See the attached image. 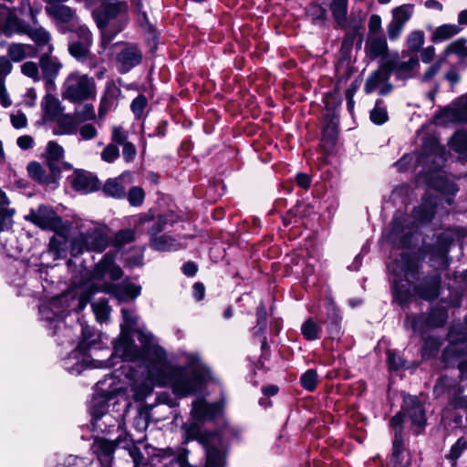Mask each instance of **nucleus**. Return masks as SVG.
<instances>
[{"label":"nucleus","mask_w":467,"mask_h":467,"mask_svg":"<svg viewBox=\"0 0 467 467\" xmlns=\"http://www.w3.org/2000/svg\"><path fill=\"white\" fill-rule=\"evenodd\" d=\"M121 315L120 335L114 344L111 357H119L125 361L141 360L143 366L135 368L128 364L121 367V374L128 380L126 387L111 388L114 384L112 377L100 382L99 389L108 400L109 396L130 391L135 400H142L152 392L154 387H169L179 398L202 390L206 373L197 355L183 352L171 361L168 359L166 351L157 344L153 335L144 329L138 332V339L142 345V350H139L130 337L139 317L127 308L121 309Z\"/></svg>","instance_id":"1"},{"label":"nucleus","mask_w":467,"mask_h":467,"mask_svg":"<svg viewBox=\"0 0 467 467\" xmlns=\"http://www.w3.org/2000/svg\"><path fill=\"white\" fill-rule=\"evenodd\" d=\"M121 276L122 270L115 264V255L110 252L107 253L92 272L87 269L80 271L79 276L73 281L71 290L55 298L48 305H42L39 308L41 317L50 323H55L52 328L56 333L60 321L67 315L63 305L69 300L70 303L67 307L81 311L86 307L91 296L99 290L113 295L119 302L138 297L141 291V286L139 285L129 281H124L118 285L108 283L100 284L107 278L118 280Z\"/></svg>","instance_id":"2"},{"label":"nucleus","mask_w":467,"mask_h":467,"mask_svg":"<svg viewBox=\"0 0 467 467\" xmlns=\"http://www.w3.org/2000/svg\"><path fill=\"white\" fill-rule=\"evenodd\" d=\"M128 4L125 1H118L114 4H102L100 9L92 11V16L100 29L99 54H103L109 47L115 56L118 70L127 73L138 66L142 59L141 51L134 45L118 42L110 46L115 36L122 31L128 23Z\"/></svg>","instance_id":"3"},{"label":"nucleus","mask_w":467,"mask_h":467,"mask_svg":"<svg viewBox=\"0 0 467 467\" xmlns=\"http://www.w3.org/2000/svg\"><path fill=\"white\" fill-rule=\"evenodd\" d=\"M444 162V148L436 138L431 137L424 141L420 153L403 156L396 162V166L400 171H407L412 164H415L416 168L421 167L419 171L420 181L422 180L443 194L453 195L458 192V188L441 171Z\"/></svg>","instance_id":"4"},{"label":"nucleus","mask_w":467,"mask_h":467,"mask_svg":"<svg viewBox=\"0 0 467 467\" xmlns=\"http://www.w3.org/2000/svg\"><path fill=\"white\" fill-rule=\"evenodd\" d=\"M388 267L392 275L394 297L399 305L404 306L416 296L428 300L438 296L440 277H432L426 287L415 284L419 280V272L414 257L401 254L400 259L392 261Z\"/></svg>","instance_id":"5"},{"label":"nucleus","mask_w":467,"mask_h":467,"mask_svg":"<svg viewBox=\"0 0 467 467\" xmlns=\"http://www.w3.org/2000/svg\"><path fill=\"white\" fill-rule=\"evenodd\" d=\"M83 340L78 348L71 352L63 361V366L69 373L73 375L80 374L86 368H108L115 365L112 358L107 360H94L87 352L88 348H91L93 340H90L92 336L91 329L88 327H82Z\"/></svg>","instance_id":"6"},{"label":"nucleus","mask_w":467,"mask_h":467,"mask_svg":"<svg viewBox=\"0 0 467 467\" xmlns=\"http://www.w3.org/2000/svg\"><path fill=\"white\" fill-rule=\"evenodd\" d=\"M81 232L71 242V254L77 255L84 251L101 253L109 244V231L105 225L86 222L79 226Z\"/></svg>","instance_id":"7"},{"label":"nucleus","mask_w":467,"mask_h":467,"mask_svg":"<svg viewBox=\"0 0 467 467\" xmlns=\"http://www.w3.org/2000/svg\"><path fill=\"white\" fill-rule=\"evenodd\" d=\"M97 87L93 78L77 71L70 73L63 84L62 96L72 102L95 99Z\"/></svg>","instance_id":"8"},{"label":"nucleus","mask_w":467,"mask_h":467,"mask_svg":"<svg viewBox=\"0 0 467 467\" xmlns=\"http://www.w3.org/2000/svg\"><path fill=\"white\" fill-rule=\"evenodd\" d=\"M26 218L39 228L54 233H65L71 228L68 222L64 221L52 208L46 205L31 210Z\"/></svg>","instance_id":"9"},{"label":"nucleus","mask_w":467,"mask_h":467,"mask_svg":"<svg viewBox=\"0 0 467 467\" xmlns=\"http://www.w3.org/2000/svg\"><path fill=\"white\" fill-rule=\"evenodd\" d=\"M384 67L393 73L398 79L406 80L415 76L416 70L420 67V61L417 56H411L407 60H400L398 54H395L384 61Z\"/></svg>","instance_id":"10"},{"label":"nucleus","mask_w":467,"mask_h":467,"mask_svg":"<svg viewBox=\"0 0 467 467\" xmlns=\"http://www.w3.org/2000/svg\"><path fill=\"white\" fill-rule=\"evenodd\" d=\"M467 121V94L441 109L434 118L436 125Z\"/></svg>","instance_id":"11"},{"label":"nucleus","mask_w":467,"mask_h":467,"mask_svg":"<svg viewBox=\"0 0 467 467\" xmlns=\"http://www.w3.org/2000/svg\"><path fill=\"white\" fill-rule=\"evenodd\" d=\"M93 430L105 433L117 426L118 420L106 412V405L101 398H94L91 406Z\"/></svg>","instance_id":"12"},{"label":"nucleus","mask_w":467,"mask_h":467,"mask_svg":"<svg viewBox=\"0 0 467 467\" xmlns=\"http://www.w3.org/2000/svg\"><path fill=\"white\" fill-rule=\"evenodd\" d=\"M222 402L208 403L203 399H196L192 403L191 417L197 421L211 420L221 414Z\"/></svg>","instance_id":"13"},{"label":"nucleus","mask_w":467,"mask_h":467,"mask_svg":"<svg viewBox=\"0 0 467 467\" xmlns=\"http://www.w3.org/2000/svg\"><path fill=\"white\" fill-rule=\"evenodd\" d=\"M389 69L384 67V61L381 62L379 69L367 79L365 91L369 94L379 89L380 95L388 94L392 89L391 84L389 83Z\"/></svg>","instance_id":"14"},{"label":"nucleus","mask_w":467,"mask_h":467,"mask_svg":"<svg viewBox=\"0 0 467 467\" xmlns=\"http://www.w3.org/2000/svg\"><path fill=\"white\" fill-rule=\"evenodd\" d=\"M47 171L38 162H31L27 166L30 177L45 185L57 184L60 175V168L57 166H47Z\"/></svg>","instance_id":"15"},{"label":"nucleus","mask_w":467,"mask_h":467,"mask_svg":"<svg viewBox=\"0 0 467 467\" xmlns=\"http://www.w3.org/2000/svg\"><path fill=\"white\" fill-rule=\"evenodd\" d=\"M403 402V411H406V414L410 419L412 425L417 427L416 432L420 433L426 422L425 412L422 405L419 402L416 397L410 395L405 396Z\"/></svg>","instance_id":"16"},{"label":"nucleus","mask_w":467,"mask_h":467,"mask_svg":"<svg viewBox=\"0 0 467 467\" xmlns=\"http://www.w3.org/2000/svg\"><path fill=\"white\" fill-rule=\"evenodd\" d=\"M117 444L113 441L96 437L93 441L91 450L98 457L101 467H109L113 460V454Z\"/></svg>","instance_id":"17"},{"label":"nucleus","mask_w":467,"mask_h":467,"mask_svg":"<svg viewBox=\"0 0 467 467\" xmlns=\"http://www.w3.org/2000/svg\"><path fill=\"white\" fill-rule=\"evenodd\" d=\"M389 51L388 43L382 36H368L365 43V52L370 59L382 57V61L389 59L387 57Z\"/></svg>","instance_id":"18"},{"label":"nucleus","mask_w":467,"mask_h":467,"mask_svg":"<svg viewBox=\"0 0 467 467\" xmlns=\"http://www.w3.org/2000/svg\"><path fill=\"white\" fill-rule=\"evenodd\" d=\"M46 12L55 20L62 24H69L68 26H65L66 27H71L72 26H75V23L78 20L75 10L67 5L61 4L46 6Z\"/></svg>","instance_id":"19"},{"label":"nucleus","mask_w":467,"mask_h":467,"mask_svg":"<svg viewBox=\"0 0 467 467\" xmlns=\"http://www.w3.org/2000/svg\"><path fill=\"white\" fill-rule=\"evenodd\" d=\"M44 122L55 121L62 114L63 108L60 100L54 95L47 93L41 101Z\"/></svg>","instance_id":"20"},{"label":"nucleus","mask_w":467,"mask_h":467,"mask_svg":"<svg viewBox=\"0 0 467 467\" xmlns=\"http://www.w3.org/2000/svg\"><path fill=\"white\" fill-rule=\"evenodd\" d=\"M5 18V24L2 25V33L11 36L15 33H25L27 26L17 17L16 11L2 5V19Z\"/></svg>","instance_id":"21"},{"label":"nucleus","mask_w":467,"mask_h":467,"mask_svg":"<svg viewBox=\"0 0 467 467\" xmlns=\"http://www.w3.org/2000/svg\"><path fill=\"white\" fill-rule=\"evenodd\" d=\"M119 88L115 84L114 81H108L105 88V92L101 98L99 118L103 119L106 114L114 107L115 101L120 95Z\"/></svg>","instance_id":"22"},{"label":"nucleus","mask_w":467,"mask_h":467,"mask_svg":"<svg viewBox=\"0 0 467 467\" xmlns=\"http://www.w3.org/2000/svg\"><path fill=\"white\" fill-rule=\"evenodd\" d=\"M451 242V233L450 231L443 233L442 236L438 241L436 254L431 259L432 266L441 269H444L448 266L449 260L447 254Z\"/></svg>","instance_id":"23"},{"label":"nucleus","mask_w":467,"mask_h":467,"mask_svg":"<svg viewBox=\"0 0 467 467\" xmlns=\"http://www.w3.org/2000/svg\"><path fill=\"white\" fill-rule=\"evenodd\" d=\"M25 33L39 49L45 50L48 54L53 52L54 47L51 44V35L47 29L42 26L27 27Z\"/></svg>","instance_id":"24"},{"label":"nucleus","mask_w":467,"mask_h":467,"mask_svg":"<svg viewBox=\"0 0 467 467\" xmlns=\"http://www.w3.org/2000/svg\"><path fill=\"white\" fill-rule=\"evenodd\" d=\"M414 227L413 225L412 228H409L404 225L403 219L396 218L392 222L389 233L386 234V237L393 244L406 245L408 244L407 235L413 233L412 229Z\"/></svg>","instance_id":"25"},{"label":"nucleus","mask_w":467,"mask_h":467,"mask_svg":"<svg viewBox=\"0 0 467 467\" xmlns=\"http://www.w3.org/2000/svg\"><path fill=\"white\" fill-rule=\"evenodd\" d=\"M446 318L447 316L443 308L436 309L430 314L428 318H425L424 317H418L413 318L411 320L410 327L414 332L422 333L423 321L426 320V325L428 327H440L444 324Z\"/></svg>","instance_id":"26"},{"label":"nucleus","mask_w":467,"mask_h":467,"mask_svg":"<svg viewBox=\"0 0 467 467\" xmlns=\"http://www.w3.org/2000/svg\"><path fill=\"white\" fill-rule=\"evenodd\" d=\"M130 183L131 182L130 173H123L118 178L109 179L106 182L103 191L104 192L114 198H123L126 195L124 182Z\"/></svg>","instance_id":"27"},{"label":"nucleus","mask_w":467,"mask_h":467,"mask_svg":"<svg viewBox=\"0 0 467 467\" xmlns=\"http://www.w3.org/2000/svg\"><path fill=\"white\" fill-rule=\"evenodd\" d=\"M40 67L44 78L47 85L54 86V79L58 75L62 67L61 63L50 57V54L45 53L40 58Z\"/></svg>","instance_id":"28"},{"label":"nucleus","mask_w":467,"mask_h":467,"mask_svg":"<svg viewBox=\"0 0 467 467\" xmlns=\"http://www.w3.org/2000/svg\"><path fill=\"white\" fill-rule=\"evenodd\" d=\"M45 157L47 166H57L60 169L62 166L66 169L71 168L68 163L62 161L64 157V149L56 141L51 140L47 143Z\"/></svg>","instance_id":"29"},{"label":"nucleus","mask_w":467,"mask_h":467,"mask_svg":"<svg viewBox=\"0 0 467 467\" xmlns=\"http://www.w3.org/2000/svg\"><path fill=\"white\" fill-rule=\"evenodd\" d=\"M36 48L32 45L13 43L7 47V57L13 62H20L27 57H36Z\"/></svg>","instance_id":"30"},{"label":"nucleus","mask_w":467,"mask_h":467,"mask_svg":"<svg viewBox=\"0 0 467 467\" xmlns=\"http://www.w3.org/2000/svg\"><path fill=\"white\" fill-rule=\"evenodd\" d=\"M72 186L78 192L88 193L97 190L98 180L90 173L78 171L74 174Z\"/></svg>","instance_id":"31"},{"label":"nucleus","mask_w":467,"mask_h":467,"mask_svg":"<svg viewBox=\"0 0 467 467\" xmlns=\"http://www.w3.org/2000/svg\"><path fill=\"white\" fill-rule=\"evenodd\" d=\"M70 230L65 233H55L56 234L49 241L48 253L52 254L54 259H59L67 255V235Z\"/></svg>","instance_id":"32"},{"label":"nucleus","mask_w":467,"mask_h":467,"mask_svg":"<svg viewBox=\"0 0 467 467\" xmlns=\"http://www.w3.org/2000/svg\"><path fill=\"white\" fill-rule=\"evenodd\" d=\"M226 451L224 447L220 444L219 447L208 444L206 446V463L205 467H225Z\"/></svg>","instance_id":"33"},{"label":"nucleus","mask_w":467,"mask_h":467,"mask_svg":"<svg viewBox=\"0 0 467 467\" xmlns=\"http://www.w3.org/2000/svg\"><path fill=\"white\" fill-rule=\"evenodd\" d=\"M150 246L155 251L170 252L178 250L181 247V244L174 237L162 234L150 237Z\"/></svg>","instance_id":"34"},{"label":"nucleus","mask_w":467,"mask_h":467,"mask_svg":"<svg viewBox=\"0 0 467 467\" xmlns=\"http://www.w3.org/2000/svg\"><path fill=\"white\" fill-rule=\"evenodd\" d=\"M462 28L454 24H444L435 28L431 35V41L444 42L461 32Z\"/></svg>","instance_id":"35"},{"label":"nucleus","mask_w":467,"mask_h":467,"mask_svg":"<svg viewBox=\"0 0 467 467\" xmlns=\"http://www.w3.org/2000/svg\"><path fill=\"white\" fill-rule=\"evenodd\" d=\"M436 201L428 200L424 203L415 208L413 216L419 223L429 222L435 213Z\"/></svg>","instance_id":"36"},{"label":"nucleus","mask_w":467,"mask_h":467,"mask_svg":"<svg viewBox=\"0 0 467 467\" xmlns=\"http://www.w3.org/2000/svg\"><path fill=\"white\" fill-rule=\"evenodd\" d=\"M330 10L337 23L343 26L347 21L348 0H332Z\"/></svg>","instance_id":"37"},{"label":"nucleus","mask_w":467,"mask_h":467,"mask_svg":"<svg viewBox=\"0 0 467 467\" xmlns=\"http://www.w3.org/2000/svg\"><path fill=\"white\" fill-rule=\"evenodd\" d=\"M405 414L400 412L396 414L390 420L391 427L395 430V441L393 442V459L395 462L399 459L400 454V441L399 440V434L401 431V423L404 420Z\"/></svg>","instance_id":"38"},{"label":"nucleus","mask_w":467,"mask_h":467,"mask_svg":"<svg viewBox=\"0 0 467 467\" xmlns=\"http://www.w3.org/2000/svg\"><path fill=\"white\" fill-rule=\"evenodd\" d=\"M59 30L62 33H66L67 31L76 32L80 43H88L92 45L93 37L91 32L88 26L80 24L78 20L75 23V26H72L71 27L61 26L59 27Z\"/></svg>","instance_id":"39"},{"label":"nucleus","mask_w":467,"mask_h":467,"mask_svg":"<svg viewBox=\"0 0 467 467\" xmlns=\"http://www.w3.org/2000/svg\"><path fill=\"white\" fill-rule=\"evenodd\" d=\"M90 46L91 44L74 41L69 44L68 52L79 62H85L88 57Z\"/></svg>","instance_id":"40"},{"label":"nucleus","mask_w":467,"mask_h":467,"mask_svg":"<svg viewBox=\"0 0 467 467\" xmlns=\"http://www.w3.org/2000/svg\"><path fill=\"white\" fill-rule=\"evenodd\" d=\"M58 127L61 129V131H54L56 135L60 134H75L77 131V123L75 119L70 115H63L61 114L57 119Z\"/></svg>","instance_id":"41"},{"label":"nucleus","mask_w":467,"mask_h":467,"mask_svg":"<svg viewBox=\"0 0 467 467\" xmlns=\"http://www.w3.org/2000/svg\"><path fill=\"white\" fill-rule=\"evenodd\" d=\"M414 11L412 5H402L392 10V20L405 26Z\"/></svg>","instance_id":"42"},{"label":"nucleus","mask_w":467,"mask_h":467,"mask_svg":"<svg viewBox=\"0 0 467 467\" xmlns=\"http://www.w3.org/2000/svg\"><path fill=\"white\" fill-rule=\"evenodd\" d=\"M450 148L456 152L465 153L467 151V133L457 131L449 142Z\"/></svg>","instance_id":"43"},{"label":"nucleus","mask_w":467,"mask_h":467,"mask_svg":"<svg viewBox=\"0 0 467 467\" xmlns=\"http://www.w3.org/2000/svg\"><path fill=\"white\" fill-rule=\"evenodd\" d=\"M92 309L99 322L108 320L110 313V307L106 299H99L92 304Z\"/></svg>","instance_id":"44"},{"label":"nucleus","mask_w":467,"mask_h":467,"mask_svg":"<svg viewBox=\"0 0 467 467\" xmlns=\"http://www.w3.org/2000/svg\"><path fill=\"white\" fill-rule=\"evenodd\" d=\"M201 422L202 421H197L191 418L188 422L183 424L182 430L184 431L185 442L198 439L201 436V429L199 425Z\"/></svg>","instance_id":"45"},{"label":"nucleus","mask_w":467,"mask_h":467,"mask_svg":"<svg viewBox=\"0 0 467 467\" xmlns=\"http://www.w3.org/2000/svg\"><path fill=\"white\" fill-rule=\"evenodd\" d=\"M425 35L422 31H413L407 37V47L410 51L417 52L423 46Z\"/></svg>","instance_id":"46"},{"label":"nucleus","mask_w":467,"mask_h":467,"mask_svg":"<svg viewBox=\"0 0 467 467\" xmlns=\"http://www.w3.org/2000/svg\"><path fill=\"white\" fill-rule=\"evenodd\" d=\"M450 54H457L462 57H467L466 40L460 38L451 43L444 50V57Z\"/></svg>","instance_id":"47"},{"label":"nucleus","mask_w":467,"mask_h":467,"mask_svg":"<svg viewBox=\"0 0 467 467\" xmlns=\"http://www.w3.org/2000/svg\"><path fill=\"white\" fill-rule=\"evenodd\" d=\"M171 217L172 215L168 213L160 215L157 218V220L153 223L150 229L149 230V234L150 235V237L157 236L158 234L164 229L166 224H172L173 220L171 219Z\"/></svg>","instance_id":"48"},{"label":"nucleus","mask_w":467,"mask_h":467,"mask_svg":"<svg viewBox=\"0 0 467 467\" xmlns=\"http://www.w3.org/2000/svg\"><path fill=\"white\" fill-rule=\"evenodd\" d=\"M301 332L307 340L318 338L320 327L312 319H307L301 327Z\"/></svg>","instance_id":"49"},{"label":"nucleus","mask_w":467,"mask_h":467,"mask_svg":"<svg viewBox=\"0 0 467 467\" xmlns=\"http://www.w3.org/2000/svg\"><path fill=\"white\" fill-rule=\"evenodd\" d=\"M370 119L377 125H381L387 121L388 112L385 107H383L379 101L376 103L374 109L371 110Z\"/></svg>","instance_id":"50"},{"label":"nucleus","mask_w":467,"mask_h":467,"mask_svg":"<svg viewBox=\"0 0 467 467\" xmlns=\"http://www.w3.org/2000/svg\"><path fill=\"white\" fill-rule=\"evenodd\" d=\"M76 117L82 121L92 120L95 119V109L91 104H84L78 107L75 110Z\"/></svg>","instance_id":"51"},{"label":"nucleus","mask_w":467,"mask_h":467,"mask_svg":"<svg viewBox=\"0 0 467 467\" xmlns=\"http://www.w3.org/2000/svg\"><path fill=\"white\" fill-rule=\"evenodd\" d=\"M301 384L305 389L314 390L317 382V374L314 369L306 370L300 379Z\"/></svg>","instance_id":"52"},{"label":"nucleus","mask_w":467,"mask_h":467,"mask_svg":"<svg viewBox=\"0 0 467 467\" xmlns=\"http://www.w3.org/2000/svg\"><path fill=\"white\" fill-rule=\"evenodd\" d=\"M56 467H94L91 460L78 456H69L66 462Z\"/></svg>","instance_id":"53"},{"label":"nucleus","mask_w":467,"mask_h":467,"mask_svg":"<svg viewBox=\"0 0 467 467\" xmlns=\"http://www.w3.org/2000/svg\"><path fill=\"white\" fill-rule=\"evenodd\" d=\"M21 71L25 76L32 78L34 81H38L40 79V73H39L38 66L35 62H32V61L25 62L21 66Z\"/></svg>","instance_id":"54"},{"label":"nucleus","mask_w":467,"mask_h":467,"mask_svg":"<svg viewBox=\"0 0 467 467\" xmlns=\"http://www.w3.org/2000/svg\"><path fill=\"white\" fill-rule=\"evenodd\" d=\"M135 238L134 231L130 229H125L119 231L114 238V243L117 246H122L129 243H131Z\"/></svg>","instance_id":"55"},{"label":"nucleus","mask_w":467,"mask_h":467,"mask_svg":"<svg viewBox=\"0 0 467 467\" xmlns=\"http://www.w3.org/2000/svg\"><path fill=\"white\" fill-rule=\"evenodd\" d=\"M445 60V57L438 59L435 63L431 65L425 72L422 74L420 79L423 82H429L431 81L440 71L443 62Z\"/></svg>","instance_id":"56"},{"label":"nucleus","mask_w":467,"mask_h":467,"mask_svg":"<svg viewBox=\"0 0 467 467\" xmlns=\"http://www.w3.org/2000/svg\"><path fill=\"white\" fill-rule=\"evenodd\" d=\"M119 156V150L115 144H109L101 152V159L109 163L115 161Z\"/></svg>","instance_id":"57"},{"label":"nucleus","mask_w":467,"mask_h":467,"mask_svg":"<svg viewBox=\"0 0 467 467\" xmlns=\"http://www.w3.org/2000/svg\"><path fill=\"white\" fill-rule=\"evenodd\" d=\"M144 191L140 187H132L128 192V200L133 206L140 205L144 200Z\"/></svg>","instance_id":"58"},{"label":"nucleus","mask_w":467,"mask_h":467,"mask_svg":"<svg viewBox=\"0 0 467 467\" xmlns=\"http://www.w3.org/2000/svg\"><path fill=\"white\" fill-rule=\"evenodd\" d=\"M404 26L397 23L396 21H391L387 26V34L388 37L390 41H395L399 39L402 34Z\"/></svg>","instance_id":"59"},{"label":"nucleus","mask_w":467,"mask_h":467,"mask_svg":"<svg viewBox=\"0 0 467 467\" xmlns=\"http://www.w3.org/2000/svg\"><path fill=\"white\" fill-rule=\"evenodd\" d=\"M381 29V18L379 15H372L368 21V36H379Z\"/></svg>","instance_id":"60"},{"label":"nucleus","mask_w":467,"mask_h":467,"mask_svg":"<svg viewBox=\"0 0 467 467\" xmlns=\"http://www.w3.org/2000/svg\"><path fill=\"white\" fill-rule=\"evenodd\" d=\"M147 100L144 96L137 97L131 103V109L137 117H140L146 107Z\"/></svg>","instance_id":"61"},{"label":"nucleus","mask_w":467,"mask_h":467,"mask_svg":"<svg viewBox=\"0 0 467 467\" xmlns=\"http://www.w3.org/2000/svg\"><path fill=\"white\" fill-rule=\"evenodd\" d=\"M127 139H128V136L121 127L114 126L112 128L111 140L113 142L122 145V144L128 142Z\"/></svg>","instance_id":"62"},{"label":"nucleus","mask_w":467,"mask_h":467,"mask_svg":"<svg viewBox=\"0 0 467 467\" xmlns=\"http://www.w3.org/2000/svg\"><path fill=\"white\" fill-rule=\"evenodd\" d=\"M79 134L83 140H91L97 136V130L92 124H85L80 127Z\"/></svg>","instance_id":"63"},{"label":"nucleus","mask_w":467,"mask_h":467,"mask_svg":"<svg viewBox=\"0 0 467 467\" xmlns=\"http://www.w3.org/2000/svg\"><path fill=\"white\" fill-rule=\"evenodd\" d=\"M123 145V150H122V156H123V159L127 161V162H130L131 161L135 156H136V149H135V146L131 143V142H126Z\"/></svg>","instance_id":"64"}]
</instances>
